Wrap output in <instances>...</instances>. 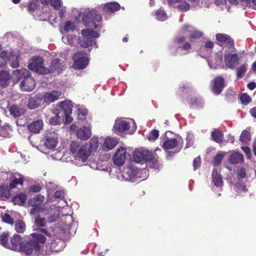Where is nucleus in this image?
<instances>
[{
  "label": "nucleus",
  "mask_w": 256,
  "mask_h": 256,
  "mask_svg": "<svg viewBox=\"0 0 256 256\" xmlns=\"http://www.w3.org/2000/svg\"><path fill=\"white\" fill-rule=\"evenodd\" d=\"M32 238L21 244L20 252L26 256H38L41 253L42 245L45 242L46 238L43 235L38 233L32 234Z\"/></svg>",
  "instance_id": "1"
},
{
  "label": "nucleus",
  "mask_w": 256,
  "mask_h": 256,
  "mask_svg": "<svg viewBox=\"0 0 256 256\" xmlns=\"http://www.w3.org/2000/svg\"><path fill=\"white\" fill-rule=\"evenodd\" d=\"M70 150L74 157V163L78 166L84 164L90 156L88 146L85 144L80 146V143L78 142L73 141L71 143Z\"/></svg>",
  "instance_id": "2"
},
{
  "label": "nucleus",
  "mask_w": 256,
  "mask_h": 256,
  "mask_svg": "<svg viewBox=\"0 0 256 256\" xmlns=\"http://www.w3.org/2000/svg\"><path fill=\"white\" fill-rule=\"evenodd\" d=\"M136 129V124L131 119L120 118L116 120L114 126V131L117 134L122 132L132 134Z\"/></svg>",
  "instance_id": "3"
},
{
  "label": "nucleus",
  "mask_w": 256,
  "mask_h": 256,
  "mask_svg": "<svg viewBox=\"0 0 256 256\" xmlns=\"http://www.w3.org/2000/svg\"><path fill=\"white\" fill-rule=\"evenodd\" d=\"M81 34L83 37L78 40L79 44L83 48H87L92 46L93 44L96 46V40L94 38H98L100 36L99 34L92 29L82 30Z\"/></svg>",
  "instance_id": "4"
},
{
  "label": "nucleus",
  "mask_w": 256,
  "mask_h": 256,
  "mask_svg": "<svg viewBox=\"0 0 256 256\" xmlns=\"http://www.w3.org/2000/svg\"><path fill=\"white\" fill-rule=\"evenodd\" d=\"M240 58L236 54V50L232 52L230 50H224L223 62L226 68L233 70L240 61Z\"/></svg>",
  "instance_id": "5"
},
{
  "label": "nucleus",
  "mask_w": 256,
  "mask_h": 256,
  "mask_svg": "<svg viewBox=\"0 0 256 256\" xmlns=\"http://www.w3.org/2000/svg\"><path fill=\"white\" fill-rule=\"evenodd\" d=\"M102 18V16L98 14L96 11L92 10L88 11L86 14H84L82 20L86 26L92 27L94 29H98L99 28L100 25L96 24L95 22H100Z\"/></svg>",
  "instance_id": "6"
},
{
  "label": "nucleus",
  "mask_w": 256,
  "mask_h": 256,
  "mask_svg": "<svg viewBox=\"0 0 256 256\" xmlns=\"http://www.w3.org/2000/svg\"><path fill=\"white\" fill-rule=\"evenodd\" d=\"M28 68L30 70L39 74H48L50 70L43 66V60L42 57L35 56L30 60Z\"/></svg>",
  "instance_id": "7"
},
{
  "label": "nucleus",
  "mask_w": 256,
  "mask_h": 256,
  "mask_svg": "<svg viewBox=\"0 0 256 256\" xmlns=\"http://www.w3.org/2000/svg\"><path fill=\"white\" fill-rule=\"evenodd\" d=\"M154 158L152 155V152L145 150H136L134 152L133 155V160L137 163L154 162Z\"/></svg>",
  "instance_id": "8"
},
{
  "label": "nucleus",
  "mask_w": 256,
  "mask_h": 256,
  "mask_svg": "<svg viewBox=\"0 0 256 256\" xmlns=\"http://www.w3.org/2000/svg\"><path fill=\"white\" fill-rule=\"evenodd\" d=\"M74 67L76 69H84L88 63V54L83 52H78L75 53L74 56Z\"/></svg>",
  "instance_id": "9"
},
{
  "label": "nucleus",
  "mask_w": 256,
  "mask_h": 256,
  "mask_svg": "<svg viewBox=\"0 0 256 256\" xmlns=\"http://www.w3.org/2000/svg\"><path fill=\"white\" fill-rule=\"evenodd\" d=\"M216 38L220 45L226 48V50H230L232 52L236 51L234 46V41L228 35L217 34Z\"/></svg>",
  "instance_id": "10"
},
{
  "label": "nucleus",
  "mask_w": 256,
  "mask_h": 256,
  "mask_svg": "<svg viewBox=\"0 0 256 256\" xmlns=\"http://www.w3.org/2000/svg\"><path fill=\"white\" fill-rule=\"evenodd\" d=\"M182 32L190 36L191 42H192V39H198L202 36V33L200 31L196 30L192 26L188 24L183 26L182 28Z\"/></svg>",
  "instance_id": "11"
},
{
  "label": "nucleus",
  "mask_w": 256,
  "mask_h": 256,
  "mask_svg": "<svg viewBox=\"0 0 256 256\" xmlns=\"http://www.w3.org/2000/svg\"><path fill=\"white\" fill-rule=\"evenodd\" d=\"M35 86V81L30 76V74L22 80L20 85L22 90L26 92L32 90L34 88Z\"/></svg>",
  "instance_id": "12"
},
{
  "label": "nucleus",
  "mask_w": 256,
  "mask_h": 256,
  "mask_svg": "<svg viewBox=\"0 0 256 256\" xmlns=\"http://www.w3.org/2000/svg\"><path fill=\"white\" fill-rule=\"evenodd\" d=\"M126 158V148H118L114 157V162L118 166H122Z\"/></svg>",
  "instance_id": "13"
},
{
  "label": "nucleus",
  "mask_w": 256,
  "mask_h": 256,
  "mask_svg": "<svg viewBox=\"0 0 256 256\" xmlns=\"http://www.w3.org/2000/svg\"><path fill=\"white\" fill-rule=\"evenodd\" d=\"M22 237L20 235L15 234L10 239V243L8 244V248L20 252L21 249Z\"/></svg>",
  "instance_id": "14"
},
{
  "label": "nucleus",
  "mask_w": 256,
  "mask_h": 256,
  "mask_svg": "<svg viewBox=\"0 0 256 256\" xmlns=\"http://www.w3.org/2000/svg\"><path fill=\"white\" fill-rule=\"evenodd\" d=\"M64 64L58 58H54L51 62L49 73H52L54 74H59L64 69Z\"/></svg>",
  "instance_id": "15"
},
{
  "label": "nucleus",
  "mask_w": 256,
  "mask_h": 256,
  "mask_svg": "<svg viewBox=\"0 0 256 256\" xmlns=\"http://www.w3.org/2000/svg\"><path fill=\"white\" fill-rule=\"evenodd\" d=\"M58 136L57 134H48L46 138L45 146L50 150L54 149L58 143Z\"/></svg>",
  "instance_id": "16"
},
{
  "label": "nucleus",
  "mask_w": 256,
  "mask_h": 256,
  "mask_svg": "<svg viewBox=\"0 0 256 256\" xmlns=\"http://www.w3.org/2000/svg\"><path fill=\"white\" fill-rule=\"evenodd\" d=\"M57 106L59 112L64 113V117L72 113V106L70 100L61 102L58 104Z\"/></svg>",
  "instance_id": "17"
},
{
  "label": "nucleus",
  "mask_w": 256,
  "mask_h": 256,
  "mask_svg": "<svg viewBox=\"0 0 256 256\" xmlns=\"http://www.w3.org/2000/svg\"><path fill=\"white\" fill-rule=\"evenodd\" d=\"M62 95L61 92L53 90L46 92L42 96L44 102L50 104L58 100Z\"/></svg>",
  "instance_id": "18"
},
{
  "label": "nucleus",
  "mask_w": 256,
  "mask_h": 256,
  "mask_svg": "<svg viewBox=\"0 0 256 256\" xmlns=\"http://www.w3.org/2000/svg\"><path fill=\"white\" fill-rule=\"evenodd\" d=\"M176 44L178 47V54H181L180 52L182 50L185 51L189 50L190 48V44L186 40V37L182 36L178 38L176 40Z\"/></svg>",
  "instance_id": "19"
},
{
  "label": "nucleus",
  "mask_w": 256,
  "mask_h": 256,
  "mask_svg": "<svg viewBox=\"0 0 256 256\" xmlns=\"http://www.w3.org/2000/svg\"><path fill=\"white\" fill-rule=\"evenodd\" d=\"M43 102L42 96L40 94H37L29 98L28 106L31 110L34 109L40 106Z\"/></svg>",
  "instance_id": "20"
},
{
  "label": "nucleus",
  "mask_w": 256,
  "mask_h": 256,
  "mask_svg": "<svg viewBox=\"0 0 256 256\" xmlns=\"http://www.w3.org/2000/svg\"><path fill=\"white\" fill-rule=\"evenodd\" d=\"M118 140L116 138L106 137L102 144V149L105 151L112 150L118 144Z\"/></svg>",
  "instance_id": "21"
},
{
  "label": "nucleus",
  "mask_w": 256,
  "mask_h": 256,
  "mask_svg": "<svg viewBox=\"0 0 256 256\" xmlns=\"http://www.w3.org/2000/svg\"><path fill=\"white\" fill-rule=\"evenodd\" d=\"M30 72L26 69L16 70H14L12 75V78L14 82H18L21 80H24L26 76L30 75Z\"/></svg>",
  "instance_id": "22"
},
{
  "label": "nucleus",
  "mask_w": 256,
  "mask_h": 256,
  "mask_svg": "<svg viewBox=\"0 0 256 256\" xmlns=\"http://www.w3.org/2000/svg\"><path fill=\"white\" fill-rule=\"evenodd\" d=\"M76 136L80 140H87L91 136L92 132L90 126H83L78 129L76 132Z\"/></svg>",
  "instance_id": "23"
},
{
  "label": "nucleus",
  "mask_w": 256,
  "mask_h": 256,
  "mask_svg": "<svg viewBox=\"0 0 256 256\" xmlns=\"http://www.w3.org/2000/svg\"><path fill=\"white\" fill-rule=\"evenodd\" d=\"M213 92L216 94H220L224 86V78L220 76L216 77L213 80Z\"/></svg>",
  "instance_id": "24"
},
{
  "label": "nucleus",
  "mask_w": 256,
  "mask_h": 256,
  "mask_svg": "<svg viewBox=\"0 0 256 256\" xmlns=\"http://www.w3.org/2000/svg\"><path fill=\"white\" fill-rule=\"evenodd\" d=\"M54 114L50 120V123L54 126L60 124L64 121V116L62 112H60L58 108H55L52 112Z\"/></svg>",
  "instance_id": "25"
},
{
  "label": "nucleus",
  "mask_w": 256,
  "mask_h": 256,
  "mask_svg": "<svg viewBox=\"0 0 256 256\" xmlns=\"http://www.w3.org/2000/svg\"><path fill=\"white\" fill-rule=\"evenodd\" d=\"M138 172L134 168H127L124 172L122 176L127 181L134 182L136 180L138 176Z\"/></svg>",
  "instance_id": "26"
},
{
  "label": "nucleus",
  "mask_w": 256,
  "mask_h": 256,
  "mask_svg": "<svg viewBox=\"0 0 256 256\" xmlns=\"http://www.w3.org/2000/svg\"><path fill=\"white\" fill-rule=\"evenodd\" d=\"M222 62H224L222 56L220 55H216L212 59L208 60L210 67L215 69L224 68V66Z\"/></svg>",
  "instance_id": "27"
},
{
  "label": "nucleus",
  "mask_w": 256,
  "mask_h": 256,
  "mask_svg": "<svg viewBox=\"0 0 256 256\" xmlns=\"http://www.w3.org/2000/svg\"><path fill=\"white\" fill-rule=\"evenodd\" d=\"M44 126L43 122L41 120L34 121L28 126L30 131L34 134L40 132Z\"/></svg>",
  "instance_id": "28"
},
{
  "label": "nucleus",
  "mask_w": 256,
  "mask_h": 256,
  "mask_svg": "<svg viewBox=\"0 0 256 256\" xmlns=\"http://www.w3.org/2000/svg\"><path fill=\"white\" fill-rule=\"evenodd\" d=\"M10 74L6 71L0 72V86L2 88L7 86L10 83Z\"/></svg>",
  "instance_id": "29"
},
{
  "label": "nucleus",
  "mask_w": 256,
  "mask_h": 256,
  "mask_svg": "<svg viewBox=\"0 0 256 256\" xmlns=\"http://www.w3.org/2000/svg\"><path fill=\"white\" fill-rule=\"evenodd\" d=\"M44 198V196L37 195L28 200V204L32 207L42 206Z\"/></svg>",
  "instance_id": "30"
},
{
  "label": "nucleus",
  "mask_w": 256,
  "mask_h": 256,
  "mask_svg": "<svg viewBox=\"0 0 256 256\" xmlns=\"http://www.w3.org/2000/svg\"><path fill=\"white\" fill-rule=\"evenodd\" d=\"M120 8V5L116 2L106 3L104 6V10L107 12H112L118 10Z\"/></svg>",
  "instance_id": "31"
},
{
  "label": "nucleus",
  "mask_w": 256,
  "mask_h": 256,
  "mask_svg": "<svg viewBox=\"0 0 256 256\" xmlns=\"http://www.w3.org/2000/svg\"><path fill=\"white\" fill-rule=\"evenodd\" d=\"M244 156L240 152H234L230 154L229 158V161L232 164H236L242 162Z\"/></svg>",
  "instance_id": "32"
},
{
  "label": "nucleus",
  "mask_w": 256,
  "mask_h": 256,
  "mask_svg": "<svg viewBox=\"0 0 256 256\" xmlns=\"http://www.w3.org/2000/svg\"><path fill=\"white\" fill-rule=\"evenodd\" d=\"M212 182L214 186L221 187L222 186V180L220 174L216 169H214L212 174Z\"/></svg>",
  "instance_id": "33"
},
{
  "label": "nucleus",
  "mask_w": 256,
  "mask_h": 256,
  "mask_svg": "<svg viewBox=\"0 0 256 256\" xmlns=\"http://www.w3.org/2000/svg\"><path fill=\"white\" fill-rule=\"evenodd\" d=\"M27 199V196L24 194H20L16 195L12 199L14 204L23 205Z\"/></svg>",
  "instance_id": "34"
},
{
  "label": "nucleus",
  "mask_w": 256,
  "mask_h": 256,
  "mask_svg": "<svg viewBox=\"0 0 256 256\" xmlns=\"http://www.w3.org/2000/svg\"><path fill=\"white\" fill-rule=\"evenodd\" d=\"M178 144V140L176 138L168 139L164 142L162 146L166 150L172 149L176 147Z\"/></svg>",
  "instance_id": "35"
},
{
  "label": "nucleus",
  "mask_w": 256,
  "mask_h": 256,
  "mask_svg": "<svg viewBox=\"0 0 256 256\" xmlns=\"http://www.w3.org/2000/svg\"><path fill=\"white\" fill-rule=\"evenodd\" d=\"M14 226L15 230L18 233H23L26 229L25 222L21 220H16Z\"/></svg>",
  "instance_id": "36"
},
{
  "label": "nucleus",
  "mask_w": 256,
  "mask_h": 256,
  "mask_svg": "<svg viewBox=\"0 0 256 256\" xmlns=\"http://www.w3.org/2000/svg\"><path fill=\"white\" fill-rule=\"evenodd\" d=\"M10 114L15 118L19 117L24 114V110L16 106H12L10 108Z\"/></svg>",
  "instance_id": "37"
},
{
  "label": "nucleus",
  "mask_w": 256,
  "mask_h": 256,
  "mask_svg": "<svg viewBox=\"0 0 256 256\" xmlns=\"http://www.w3.org/2000/svg\"><path fill=\"white\" fill-rule=\"evenodd\" d=\"M23 184V178L22 176L18 174H16L12 182L10 184V188L12 189L16 188L18 184L22 185Z\"/></svg>",
  "instance_id": "38"
},
{
  "label": "nucleus",
  "mask_w": 256,
  "mask_h": 256,
  "mask_svg": "<svg viewBox=\"0 0 256 256\" xmlns=\"http://www.w3.org/2000/svg\"><path fill=\"white\" fill-rule=\"evenodd\" d=\"M88 146V150L90 154L93 151H95L99 146V140L98 138H92L90 142V144H87Z\"/></svg>",
  "instance_id": "39"
},
{
  "label": "nucleus",
  "mask_w": 256,
  "mask_h": 256,
  "mask_svg": "<svg viewBox=\"0 0 256 256\" xmlns=\"http://www.w3.org/2000/svg\"><path fill=\"white\" fill-rule=\"evenodd\" d=\"M248 64H244L238 68L236 70V76L238 78H242L248 69Z\"/></svg>",
  "instance_id": "40"
},
{
  "label": "nucleus",
  "mask_w": 256,
  "mask_h": 256,
  "mask_svg": "<svg viewBox=\"0 0 256 256\" xmlns=\"http://www.w3.org/2000/svg\"><path fill=\"white\" fill-rule=\"evenodd\" d=\"M190 104L191 107L194 108H200L203 106V102L200 98H192L190 100Z\"/></svg>",
  "instance_id": "41"
},
{
  "label": "nucleus",
  "mask_w": 256,
  "mask_h": 256,
  "mask_svg": "<svg viewBox=\"0 0 256 256\" xmlns=\"http://www.w3.org/2000/svg\"><path fill=\"white\" fill-rule=\"evenodd\" d=\"M222 133L218 130H214L212 132V137L214 140L217 142H220L222 140Z\"/></svg>",
  "instance_id": "42"
},
{
  "label": "nucleus",
  "mask_w": 256,
  "mask_h": 256,
  "mask_svg": "<svg viewBox=\"0 0 256 256\" xmlns=\"http://www.w3.org/2000/svg\"><path fill=\"white\" fill-rule=\"evenodd\" d=\"M34 224L36 226L40 228L46 226L47 221L44 218L38 217L35 219Z\"/></svg>",
  "instance_id": "43"
},
{
  "label": "nucleus",
  "mask_w": 256,
  "mask_h": 256,
  "mask_svg": "<svg viewBox=\"0 0 256 256\" xmlns=\"http://www.w3.org/2000/svg\"><path fill=\"white\" fill-rule=\"evenodd\" d=\"M88 110L86 108H79L77 111V116L78 120H84L86 118V116L88 114Z\"/></svg>",
  "instance_id": "44"
},
{
  "label": "nucleus",
  "mask_w": 256,
  "mask_h": 256,
  "mask_svg": "<svg viewBox=\"0 0 256 256\" xmlns=\"http://www.w3.org/2000/svg\"><path fill=\"white\" fill-rule=\"evenodd\" d=\"M240 141L242 143H247L250 140V135L248 132L247 130H244L240 136Z\"/></svg>",
  "instance_id": "45"
},
{
  "label": "nucleus",
  "mask_w": 256,
  "mask_h": 256,
  "mask_svg": "<svg viewBox=\"0 0 256 256\" xmlns=\"http://www.w3.org/2000/svg\"><path fill=\"white\" fill-rule=\"evenodd\" d=\"M76 28V26L74 22L70 21L67 22L64 26V30L66 33L74 31Z\"/></svg>",
  "instance_id": "46"
},
{
  "label": "nucleus",
  "mask_w": 256,
  "mask_h": 256,
  "mask_svg": "<svg viewBox=\"0 0 256 256\" xmlns=\"http://www.w3.org/2000/svg\"><path fill=\"white\" fill-rule=\"evenodd\" d=\"M156 18L158 20L160 21L165 20L167 18L166 12L161 9H160L156 12Z\"/></svg>",
  "instance_id": "47"
},
{
  "label": "nucleus",
  "mask_w": 256,
  "mask_h": 256,
  "mask_svg": "<svg viewBox=\"0 0 256 256\" xmlns=\"http://www.w3.org/2000/svg\"><path fill=\"white\" fill-rule=\"evenodd\" d=\"M8 234L6 233H3L0 236V243L4 247L8 248Z\"/></svg>",
  "instance_id": "48"
},
{
  "label": "nucleus",
  "mask_w": 256,
  "mask_h": 256,
  "mask_svg": "<svg viewBox=\"0 0 256 256\" xmlns=\"http://www.w3.org/2000/svg\"><path fill=\"white\" fill-rule=\"evenodd\" d=\"M180 4L177 6L178 8L182 12H186L190 8V4L186 1H180L178 2Z\"/></svg>",
  "instance_id": "49"
},
{
  "label": "nucleus",
  "mask_w": 256,
  "mask_h": 256,
  "mask_svg": "<svg viewBox=\"0 0 256 256\" xmlns=\"http://www.w3.org/2000/svg\"><path fill=\"white\" fill-rule=\"evenodd\" d=\"M1 218L2 222L10 224H14L13 219L12 218L10 214L6 213L2 214Z\"/></svg>",
  "instance_id": "50"
},
{
  "label": "nucleus",
  "mask_w": 256,
  "mask_h": 256,
  "mask_svg": "<svg viewBox=\"0 0 256 256\" xmlns=\"http://www.w3.org/2000/svg\"><path fill=\"white\" fill-rule=\"evenodd\" d=\"M40 230L41 232L45 234L46 236L51 237L54 234V228L50 227L49 228H40Z\"/></svg>",
  "instance_id": "51"
},
{
  "label": "nucleus",
  "mask_w": 256,
  "mask_h": 256,
  "mask_svg": "<svg viewBox=\"0 0 256 256\" xmlns=\"http://www.w3.org/2000/svg\"><path fill=\"white\" fill-rule=\"evenodd\" d=\"M43 211V207L42 206H32L30 209V214L32 215H36L42 213Z\"/></svg>",
  "instance_id": "52"
},
{
  "label": "nucleus",
  "mask_w": 256,
  "mask_h": 256,
  "mask_svg": "<svg viewBox=\"0 0 256 256\" xmlns=\"http://www.w3.org/2000/svg\"><path fill=\"white\" fill-rule=\"evenodd\" d=\"M49 3L50 6L54 8V9L58 10L61 7L62 2L61 0H50Z\"/></svg>",
  "instance_id": "53"
},
{
  "label": "nucleus",
  "mask_w": 256,
  "mask_h": 256,
  "mask_svg": "<svg viewBox=\"0 0 256 256\" xmlns=\"http://www.w3.org/2000/svg\"><path fill=\"white\" fill-rule=\"evenodd\" d=\"M240 98L242 103L244 104H248L251 100L250 96L246 94H242Z\"/></svg>",
  "instance_id": "54"
},
{
  "label": "nucleus",
  "mask_w": 256,
  "mask_h": 256,
  "mask_svg": "<svg viewBox=\"0 0 256 256\" xmlns=\"http://www.w3.org/2000/svg\"><path fill=\"white\" fill-rule=\"evenodd\" d=\"M159 136V132L158 130H152L149 135L148 136V138L149 140H155L158 138Z\"/></svg>",
  "instance_id": "55"
},
{
  "label": "nucleus",
  "mask_w": 256,
  "mask_h": 256,
  "mask_svg": "<svg viewBox=\"0 0 256 256\" xmlns=\"http://www.w3.org/2000/svg\"><path fill=\"white\" fill-rule=\"evenodd\" d=\"M224 156V154L222 152L217 154L214 158V164L215 166L219 165L221 162Z\"/></svg>",
  "instance_id": "56"
},
{
  "label": "nucleus",
  "mask_w": 256,
  "mask_h": 256,
  "mask_svg": "<svg viewBox=\"0 0 256 256\" xmlns=\"http://www.w3.org/2000/svg\"><path fill=\"white\" fill-rule=\"evenodd\" d=\"M62 40L64 43L68 44H72L73 42V36L71 35L63 36Z\"/></svg>",
  "instance_id": "57"
},
{
  "label": "nucleus",
  "mask_w": 256,
  "mask_h": 256,
  "mask_svg": "<svg viewBox=\"0 0 256 256\" xmlns=\"http://www.w3.org/2000/svg\"><path fill=\"white\" fill-rule=\"evenodd\" d=\"M64 220L66 226H68V228H69L70 224L72 220V216L70 214H66L64 216H62V220L64 221Z\"/></svg>",
  "instance_id": "58"
},
{
  "label": "nucleus",
  "mask_w": 256,
  "mask_h": 256,
  "mask_svg": "<svg viewBox=\"0 0 256 256\" xmlns=\"http://www.w3.org/2000/svg\"><path fill=\"white\" fill-rule=\"evenodd\" d=\"M237 174L238 176L240 178H246V169L243 167L240 168L237 172Z\"/></svg>",
  "instance_id": "59"
},
{
  "label": "nucleus",
  "mask_w": 256,
  "mask_h": 256,
  "mask_svg": "<svg viewBox=\"0 0 256 256\" xmlns=\"http://www.w3.org/2000/svg\"><path fill=\"white\" fill-rule=\"evenodd\" d=\"M201 160L200 156L196 158L193 162V166L194 170H196V168H199L200 166Z\"/></svg>",
  "instance_id": "60"
},
{
  "label": "nucleus",
  "mask_w": 256,
  "mask_h": 256,
  "mask_svg": "<svg viewBox=\"0 0 256 256\" xmlns=\"http://www.w3.org/2000/svg\"><path fill=\"white\" fill-rule=\"evenodd\" d=\"M37 4L36 2H31L28 4V9L30 12H33L36 9Z\"/></svg>",
  "instance_id": "61"
},
{
  "label": "nucleus",
  "mask_w": 256,
  "mask_h": 256,
  "mask_svg": "<svg viewBox=\"0 0 256 256\" xmlns=\"http://www.w3.org/2000/svg\"><path fill=\"white\" fill-rule=\"evenodd\" d=\"M242 150H244V152H245V154L246 156V157L248 158H250V156H251V150H250V148L248 147H247V146H244V147H242Z\"/></svg>",
  "instance_id": "62"
},
{
  "label": "nucleus",
  "mask_w": 256,
  "mask_h": 256,
  "mask_svg": "<svg viewBox=\"0 0 256 256\" xmlns=\"http://www.w3.org/2000/svg\"><path fill=\"white\" fill-rule=\"evenodd\" d=\"M54 197L56 198H64V191L57 190L54 194Z\"/></svg>",
  "instance_id": "63"
},
{
  "label": "nucleus",
  "mask_w": 256,
  "mask_h": 256,
  "mask_svg": "<svg viewBox=\"0 0 256 256\" xmlns=\"http://www.w3.org/2000/svg\"><path fill=\"white\" fill-rule=\"evenodd\" d=\"M10 54L7 51H2L0 52V58L6 60L9 57Z\"/></svg>",
  "instance_id": "64"
}]
</instances>
